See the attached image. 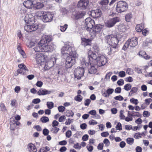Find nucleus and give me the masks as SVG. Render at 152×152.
I'll return each mask as SVG.
<instances>
[{
	"instance_id": "nucleus-1",
	"label": "nucleus",
	"mask_w": 152,
	"mask_h": 152,
	"mask_svg": "<svg viewBox=\"0 0 152 152\" xmlns=\"http://www.w3.org/2000/svg\"><path fill=\"white\" fill-rule=\"evenodd\" d=\"M53 37L50 35H43L39 42V51L49 52L53 51L54 49L53 44H48L52 41Z\"/></svg>"
},
{
	"instance_id": "nucleus-2",
	"label": "nucleus",
	"mask_w": 152,
	"mask_h": 152,
	"mask_svg": "<svg viewBox=\"0 0 152 152\" xmlns=\"http://www.w3.org/2000/svg\"><path fill=\"white\" fill-rule=\"evenodd\" d=\"M88 58L89 59L91 63L96 65L97 64L99 66L104 65L107 62V59L104 56H101L98 57L96 54L91 50L88 52Z\"/></svg>"
},
{
	"instance_id": "nucleus-3",
	"label": "nucleus",
	"mask_w": 152,
	"mask_h": 152,
	"mask_svg": "<svg viewBox=\"0 0 152 152\" xmlns=\"http://www.w3.org/2000/svg\"><path fill=\"white\" fill-rule=\"evenodd\" d=\"M122 36L119 33L112 34L106 36L105 39L110 45L118 47V44L122 38Z\"/></svg>"
},
{
	"instance_id": "nucleus-4",
	"label": "nucleus",
	"mask_w": 152,
	"mask_h": 152,
	"mask_svg": "<svg viewBox=\"0 0 152 152\" xmlns=\"http://www.w3.org/2000/svg\"><path fill=\"white\" fill-rule=\"evenodd\" d=\"M53 61L50 60L49 61L48 57L47 56L44 55L43 54L39 53V64H40V65H44L45 66H48L49 63H52L51 66H48L49 68H50L54 65V63L56 61L55 58H53Z\"/></svg>"
},
{
	"instance_id": "nucleus-5",
	"label": "nucleus",
	"mask_w": 152,
	"mask_h": 152,
	"mask_svg": "<svg viewBox=\"0 0 152 152\" xmlns=\"http://www.w3.org/2000/svg\"><path fill=\"white\" fill-rule=\"evenodd\" d=\"M78 55L76 52H72L66 58L65 67L67 69L71 68L75 63V59Z\"/></svg>"
},
{
	"instance_id": "nucleus-6",
	"label": "nucleus",
	"mask_w": 152,
	"mask_h": 152,
	"mask_svg": "<svg viewBox=\"0 0 152 152\" xmlns=\"http://www.w3.org/2000/svg\"><path fill=\"white\" fill-rule=\"evenodd\" d=\"M74 52L76 51H75L72 45L70 42H66L61 49L62 55H70L71 53Z\"/></svg>"
},
{
	"instance_id": "nucleus-7",
	"label": "nucleus",
	"mask_w": 152,
	"mask_h": 152,
	"mask_svg": "<svg viewBox=\"0 0 152 152\" xmlns=\"http://www.w3.org/2000/svg\"><path fill=\"white\" fill-rule=\"evenodd\" d=\"M128 5L127 3L124 1H120L117 2L115 7L116 11L118 13H122L127 11Z\"/></svg>"
},
{
	"instance_id": "nucleus-8",
	"label": "nucleus",
	"mask_w": 152,
	"mask_h": 152,
	"mask_svg": "<svg viewBox=\"0 0 152 152\" xmlns=\"http://www.w3.org/2000/svg\"><path fill=\"white\" fill-rule=\"evenodd\" d=\"M42 12L43 13H42V12H41L42 15H39V17L43 22L45 23L51 22L53 20L54 16L53 14L49 12Z\"/></svg>"
},
{
	"instance_id": "nucleus-9",
	"label": "nucleus",
	"mask_w": 152,
	"mask_h": 152,
	"mask_svg": "<svg viewBox=\"0 0 152 152\" xmlns=\"http://www.w3.org/2000/svg\"><path fill=\"white\" fill-rule=\"evenodd\" d=\"M103 28V26L100 24H96L93 26L89 34L91 37H95L97 34L101 31Z\"/></svg>"
},
{
	"instance_id": "nucleus-10",
	"label": "nucleus",
	"mask_w": 152,
	"mask_h": 152,
	"mask_svg": "<svg viewBox=\"0 0 152 152\" xmlns=\"http://www.w3.org/2000/svg\"><path fill=\"white\" fill-rule=\"evenodd\" d=\"M86 30L89 32L92 29L95 24L94 20L90 17L87 18L85 20Z\"/></svg>"
},
{
	"instance_id": "nucleus-11",
	"label": "nucleus",
	"mask_w": 152,
	"mask_h": 152,
	"mask_svg": "<svg viewBox=\"0 0 152 152\" xmlns=\"http://www.w3.org/2000/svg\"><path fill=\"white\" fill-rule=\"evenodd\" d=\"M84 72V68L80 67H77L74 71L75 77L78 80L80 79L83 75Z\"/></svg>"
},
{
	"instance_id": "nucleus-12",
	"label": "nucleus",
	"mask_w": 152,
	"mask_h": 152,
	"mask_svg": "<svg viewBox=\"0 0 152 152\" xmlns=\"http://www.w3.org/2000/svg\"><path fill=\"white\" fill-rule=\"evenodd\" d=\"M38 3H35L34 1L31 0H27L23 2V5L26 8L28 9L31 8L32 7L34 10L38 9L37 5Z\"/></svg>"
},
{
	"instance_id": "nucleus-13",
	"label": "nucleus",
	"mask_w": 152,
	"mask_h": 152,
	"mask_svg": "<svg viewBox=\"0 0 152 152\" xmlns=\"http://www.w3.org/2000/svg\"><path fill=\"white\" fill-rule=\"evenodd\" d=\"M120 20V18L118 17H114L107 20L105 25L107 27L111 28L113 26L117 23L119 22Z\"/></svg>"
},
{
	"instance_id": "nucleus-14",
	"label": "nucleus",
	"mask_w": 152,
	"mask_h": 152,
	"mask_svg": "<svg viewBox=\"0 0 152 152\" xmlns=\"http://www.w3.org/2000/svg\"><path fill=\"white\" fill-rule=\"evenodd\" d=\"M35 17L31 13L27 14L24 19L25 22L27 24H31V23H33L35 22Z\"/></svg>"
},
{
	"instance_id": "nucleus-15",
	"label": "nucleus",
	"mask_w": 152,
	"mask_h": 152,
	"mask_svg": "<svg viewBox=\"0 0 152 152\" xmlns=\"http://www.w3.org/2000/svg\"><path fill=\"white\" fill-rule=\"evenodd\" d=\"M88 0H80L78 1L77 6L78 8L82 10H85L89 4Z\"/></svg>"
},
{
	"instance_id": "nucleus-16",
	"label": "nucleus",
	"mask_w": 152,
	"mask_h": 152,
	"mask_svg": "<svg viewBox=\"0 0 152 152\" xmlns=\"http://www.w3.org/2000/svg\"><path fill=\"white\" fill-rule=\"evenodd\" d=\"M38 28V25H28L24 27V30L27 32H31L34 31Z\"/></svg>"
},
{
	"instance_id": "nucleus-17",
	"label": "nucleus",
	"mask_w": 152,
	"mask_h": 152,
	"mask_svg": "<svg viewBox=\"0 0 152 152\" xmlns=\"http://www.w3.org/2000/svg\"><path fill=\"white\" fill-rule=\"evenodd\" d=\"M19 69H18V72L22 75H25L26 72H28V70L26 66L23 64H19L18 66Z\"/></svg>"
},
{
	"instance_id": "nucleus-18",
	"label": "nucleus",
	"mask_w": 152,
	"mask_h": 152,
	"mask_svg": "<svg viewBox=\"0 0 152 152\" xmlns=\"http://www.w3.org/2000/svg\"><path fill=\"white\" fill-rule=\"evenodd\" d=\"M91 16L94 18H97L100 17L102 15V12L99 9L92 10L91 12Z\"/></svg>"
},
{
	"instance_id": "nucleus-19",
	"label": "nucleus",
	"mask_w": 152,
	"mask_h": 152,
	"mask_svg": "<svg viewBox=\"0 0 152 152\" xmlns=\"http://www.w3.org/2000/svg\"><path fill=\"white\" fill-rule=\"evenodd\" d=\"M81 44L84 47H85L87 46L91 45L92 41L91 39H86L85 37H81Z\"/></svg>"
},
{
	"instance_id": "nucleus-20",
	"label": "nucleus",
	"mask_w": 152,
	"mask_h": 152,
	"mask_svg": "<svg viewBox=\"0 0 152 152\" xmlns=\"http://www.w3.org/2000/svg\"><path fill=\"white\" fill-rule=\"evenodd\" d=\"M109 2L108 0H102L99 2V4L103 11H105L108 9L107 5Z\"/></svg>"
},
{
	"instance_id": "nucleus-21",
	"label": "nucleus",
	"mask_w": 152,
	"mask_h": 152,
	"mask_svg": "<svg viewBox=\"0 0 152 152\" xmlns=\"http://www.w3.org/2000/svg\"><path fill=\"white\" fill-rule=\"evenodd\" d=\"M88 61L91 66V67L89 68L88 69L89 73L91 74H94L96 73L97 72V67L99 66H97V64L95 65L91 64L90 62L89 58H88Z\"/></svg>"
},
{
	"instance_id": "nucleus-22",
	"label": "nucleus",
	"mask_w": 152,
	"mask_h": 152,
	"mask_svg": "<svg viewBox=\"0 0 152 152\" xmlns=\"http://www.w3.org/2000/svg\"><path fill=\"white\" fill-rule=\"evenodd\" d=\"M131 47H134L136 46L138 43L137 38L136 37H133L128 40Z\"/></svg>"
},
{
	"instance_id": "nucleus-23",
	"label": "nucleus",
	"mask_w": 152,
	"mask_h": 152,
	"mask_svg": "<svg viewBox=\"0 0 152 152\" xmlns=\"http://www.w3.org/2000/svg\"><path fill=\"white\" fill-rule=\"evenodd\" d=\"M118 47H115L111 45H110L107 48V53L108 55H110L114 54L115 52L117 51Z\"/></svg>"
},
{
	"instance_id": "nucleus-24",
	"label": "nucleus",
	"mask_w": 152,
	"mask_h": 152,
	"mask_svg": "<svg viewBox=\"0 0 152 152\" xmlns=\"http://www.w3.org/2000/svg\"><path fill=\"white\" fill-rule=\"evenodd\" d=\"M28 148L30 152H36L37 151V149L35 145L32 143L28 144Z\"/></svg>"
},
{
	"instance_id": "nucleus-25",
	"label": "nucleus",
	"mask_w": 152,
	"mask_h": 152,
	"mask_svg": "<svg viewBox=\"0 0 152 152\" xmlns=\"http://www.w3.org/2000/svg\"><path fill=\"white\" fill-rule=\"evenodd\" d=\"M138 55L143 57L145 59L148 60L151 58V57L149 55H147L146 52L143 50L140 51Z\"/></svg>"
},
{
	"instance_id": "nucleus-26",
	"label": "nucleus",
	"mask_w": 152,
	"mask_h": 152,
	"mask_svg": "<svg viewBox=\"0 0 152 152\" xmlns=\"http://www.w3.org/2000/svg\"><path fill=\"white\" fill-rule=\"evenodd\" d=\"M85 14L84 11L77 12L75 14V17L76 19H78L83 18Z\"/></svg>"
},
{
	"instance_id": "nucleus-27",
	"label": "nucleus",
	"mask_w": 152,
	"mask_h": 152,
	"mask_svg": "<svg viewBox=\"0 0 152 152\" xmlns=\"http://www.w3.org/2000/svg\"><path fill=\"white\" fill-rule=\"evenodd\" d=\"M145 27L144 24L143 23L138 24L136 26L135 29L138 32H141Z\"/></svg>"
},
{
	"instance_id": "nucleus-28",
	"label": "nucleus",
	"mask_w": 152,
	"mask_h": 152,
	"mask_svg": "<svg viewBox=\"0 0 152 152\" xmlns=\"http://www.w3.org/2000/svg\"><path fill=\"white\" fill-rule=\"evenodd\" d=\"M50 91L46 89H40L39 90V95H44L50 94Z\"/></svg>"
},
{
	"instance_id": "nucleus-29",
	"label": "nucleus",
	"mask_w": 152,
	"mask_h": 152,
	"mask_svg": "<svg viewBox=\"0 0 152 152\" xmlns=\"http://www.w3.org/2000/svg\"><path fill=\"white\" fill-rule=\"evenodd\" d=\"M17 49L20 53L22 55L23 57L24 58H25L26 57V55L24 51L21 49L20 46L19 45L18 46Z\"/></svg>"
},
{
	"instance_id": "nucleus-30",
	"label": "nucleus",
	"mask_w": 152,
	"mask_h": 152,
	"mask_svg": "<svg viewBox=\"0 0 152 152\" xmlns=\"http://www.w3.org/2000/svg\"><path fill=\"white\" fill-rule=\"evenodd\" d=\"M138 90V88L137 87H132L129 94V96H132L133 94L137 92Z\"/></svg>"
},
{
	"instance_id": "nucleus-31",
	"label": "nucleus",
	"mask_w": 152,
	"mask_h": 152,
	"mask_svg": "<svg viewBox=\"0 0 152 152\" xmlns=\"http://www.w3.org/2000/svg\"><path fill=\"white\" fill-rule=\"evenodd\" d=\"M132 17V15L131 13H129L126 15L125 16V19L127 22H129Z\"/></svg>"
},
{
	"instance_id": "nucleus-32",
	"label": "nucleus",
	"mask_w": 152,
	"mask_h": 152,
	"mask_svg": "<svg viewBox=\"0 0 152 152\" xmlns=\"http://www.w3.org/2000/svg\"><path fill=\"white\" fill-rule=\"evenodd\" d=\"M145 135V134L143 132L142 133L138 132L135 134L134 137L136 139H138L140 137H141L142 136H144Z\"/></svg>"
},
{
	"instance_id": "nucleus-33",
	"label": "nucleus",
	"mask_w": 152,
	"mask_h": 152,
	"mask_svg": "<svg viewBox=\"0 0 152 152\" xmlns=\"http://www.w3.org/2000/svg\"><path fill=\"white\" fill-rule=\"evenodd\" d=\"M131 115L133 116L134 117L137 116L141 118L142 117L141 114H140L139 112L134 111L132 112V115Z\"/></svg>"
},
{
	"instance_id": "nucleus-34",
	"label": "nucleus",
	"mask_w": 152,
	"mask_h": 152,
	"mask_svg": "<svg viewBox=\"0 0 152 152\" xmlns=\"http://www.w3.org/2000/svg\"><path fill=\"white\" fill-rule=\"evenodd\" d=\"M40 2H39V9L41 8L44 7V3L47 2L48 0H40Z\"/></svg>"
},
{
	"instance_id": "nucleus-35",
	"label": "nucleus",
	"mask_w": 152,
	"mask_h": 152,
	"mask_svg": "<svg viewBox=\"0 0 152 152\" xmlns=\"http://www.w3.org/2000/svg\"><path fill=\"white\" fill-rule=\"evenodd\" d=\"M40 120L43 123H46L49 121V119L48 117L42 116Z\"/></svg>"
},
{
	"instance_id": "nucleus-36",
	"label": "nucleus",
	"mask_w": 152,
	"mask_h": 152,
	"mask_svg": "<svg viewBox=\"0 0 152 152\" xmlns=\"http://www.w3.org/2000/svg\"><path fill=\"white\" fill-rule=\"evenodd\" d=\"M83 99V97L80 95H77L74 98L75 100L78 102H81L82 101Z\"/></svg>"
},
{
	"instance_id": "nucleus-37",
	"label": "nucleus",
	"mask_w": 152,
	"mask_h": 152,
	"mask_svg": "<svg viewBox=\"0 0 152 152\" xmlns=\"http://www.w3.org/2000/svg\"><path fill=\"white\" fill-rule=\"evenodd\" d=\"M132 88V85L130 83H127L124 86V88L127 91L130 90Z\"/></svg>"
},
{
	"instance_id": "nucleus-38",
	"label": "nucleus",
	"mask_w": 152,
	"mask_h": 152,
	"mask_svg": "<svg viewBox=\"0 0 152 152\" xmlns=\"http://www.w3.org/2000/svg\"><path fill=\"white\" fill-rule=\"evenodd\" d=\"M47 105L48 108L52 109L54 107V103L51 102H48L47 103Z\"/></svg>"
},
{
	"instance_id": "nucleus-39",
	"label": "nucleus",
	"mask_w": 152,
	"mask_h": 152,
	"mask_svg": "<svg viewBox=\"0 0 152 152\" xmlns=\"http://www.w3.org/2000/svg\"><path fill=\"white\" fill-rule=\"evenodd\" d=\"M66 114L67 117L73 116L74 115L73 112L71 110L66 111Z\"/></svg>"
},
{
	"instance_id": "nucleus-40",
	"label": "nucleus",
	"mask_w": 152,
	"mask_h": 152,
	"mask_svg": "<svg viewBox=\"0 0 152 152\" xmlns=\"http://www.w3.org/2000/svg\"><path fill=\"white\" fill-rule=\"evenodd\" d=\"M129 46H130V44L129 43V41L127 40L124 44L123 48V49L124 50H126Z\"/></svg>"
},
{
	"instance_id": "nucleus-41",
	"label": "nucleus",
	"mask_w": 152,
	"mask_h": 152,
	"mask_svg": "<svg viewBox=\"0 0 152 152\" xmlns=\"http://www.w3.org/2000/svg\"><path fill=\"white\" fill-rule=\"evenodd\" d=\"M10 129L13 131L15 130L16 128V126L15 124L12 122L11 121L10 123Z\"/></svg>"
},
{
	"instance_id": "nucleus-42",
	"label": "nucleus",
	"mask_w": 152,
	"mask_h": 152,
	"mask_svg": "<svg viewBox=\"0 0 152 152\" xmlns=\"http://www.w3.org/2000/svg\"><path fill=\"white\" fill-rule=\"evenodd\" d=\"M114 90L112 88H108L106 92L108 94L106 95H105V97H107L109 96V95L111 94L113 92Z\"/></svg>"
},
{
	"instance_id": "nucleus-43",
	"label": "nucleus",
	"mask_w": 152,
	"mask_h": 152,
	"mask_svg": "<svg viewBox=\"0 0 152 152\" xmlns=\"http://www.w3.org/2000/svg\"><path fill=\"white\" fill-rule=\"evenodd\" d=\"M134 142V139L132 138H128L126 139V142L129 145H132Z\"/></svg>"
},
{
	"instance_id": "nucleus-44",
	"label": "nucleus",
	"mask_w": 152,
	"mask_h": 152,
	"mask_svg": "<svg viewBox=\"0 0 152 152\" xmlns=\"http://www.w3.org/2000/svg\"><path fill=\"white\" fill-rule=\"evenodd\" d=\"M112 72H110L107 73L105 77V79L109 80L110 79V77L112 75Z\"/></svg>"
},
{
	"instance_id": "nucleus-45",
	"label": "nucleus",
	"mask_w": 152,
	"mask_h": 152,
	"mask_svg": "<svg viewBox=\"0 0 152 152\" xmlns=\"http://www.w3.org/2000/svg\"><path fill=\"white\" fill-rule=\"evenodd\" d=\"M130 101L131 103L135 104H137L139 103L137 99H135L134 98L130 99Z\"/></svg>"
},
{
	"instance_id": "nucleus-46",
	"label": "nucleus",
	"mask_w": 152,
	"mask_h": 152,
	"mask_svg": "<svg viewBox=\"0 0 152 152\" xmlns=\"http://www.w3.org/2000/svg\"><path fill=\"white\" fill-rule=\"evenodd\" d=\"M65 109V107L62 106H60L58 107V111L60 112H63L64 111Z\"/></svg>"
},
{
	"instance_id": "nucleus-47",
	"label": "nucleus",
	"mask_w": 152,
	"mask_h": 152,
	"mask_svg": "<svg viewBox=\"0 0 152 152\" xmlns=\"http://www.w3.org/2000/svg\"><path fill=\"white\" fill-rule=\"evenodd\" d=\"M103 143L107 147L109 146L110 145V141L107 139H105L103 141Z\"/></svg>"
},
{
	"instance_id": "nucleus-48",
	"label": "nucleus",
	"mask_w": 152,
	"mask_h": 152,
	"mask_svg": "<svg viewBox=\"0 0 152 152\" xmlns=\"http://www.w3.org/2000/svg\"><path fill=\"white\" fill-rule=\"evenodd\" d=\"M67 24H65L63 26H61L60 30L62 32L64 31L67 28Z\"/></svg>"
},
{
	"instance_id": "nucleus-49",
	"label": "nucleus",
	"mask_w": 152,
	"mask_h": 152,
	"mask_svg": "<svg viewBox=\"0 0 152 152\" xmlns=\"http://www.w3.org/2000/svg\"><path fill=\"white\" fill-rule=\"evenodd\" d=\"M114 99L117 100L122 101L124 99V98L121 96L119 95L114 97Z\"/></svg>"
},
{
	"instance_id": "nucleus-50",
	"label": "nucleus",
	"mask_w": 152,
	"mask_h": 152,
	"mask_svg": "<svg viewBox=\"0 0 152 152\" xmlns=\"http://www.w3.org/2000/svg\"><path fill=\"white\" fill-rule=\"evenodd\" d=\"M123 112L124 111L122 110L120 111L119 116L121 119L124 120L125 119V117L123 114Z\"/></svg>"
},
{
	"instance_id": "nucleus-51",
	"label": "nucleus",
	"mask_w": 152,
	"mask_h": 152,
	"mask_svg": "<svg viewBox=\"0 0 152 152\" xmlns=\"http://www.w3.org/2000/svg\"><path fill=\"white\" fill-rule=\"evenodd\" d=\"M124 80L122 79H120L117 82V83L118 86H122L124 85Z\"/></svg>"
},
{
	"instance_id": "nucleus-52",
	"label": "nucleus",
	"mask_w": 152,
	"mask_h": 152,
	"mask_svg": "<svg viewBox=\"0 0 152 152\" xmlns=\"http://www.w3.org/2000/svg\"><path fill=\"white\" fill-rule=\"evenodd\" d=\"M97 124V122L94 120H91L89 122V124L90 125H94Z\"/></svg>"
},
{
	"instance_id": "nucleus-53",
	"label": "nucleus",
	"mask_w": 152,
	"mask_h": 152,
	"mask_svg": "<svg viewBox=\"0 0 152 152\" xmlns=\"http://www.w3.org/2000/svg\"><path fill=\"white\" fill-rule=\"evenodd\" d=\"M116 129L119 130H121L122 129L121 124L120 123H118L117 125L116 126Z\"/></svg>"
},
{
	"instance_id": "nucleus-54",
	"label": "nucleus",
	"mask_w": 152,
	"mask_h": 152,
	"mask_svg": "<svg viewBox=\"0 0 152 152\" xmlns=\"http://www.w3.org/2000/svg\"><path fill=\"white\" fill-rule=\"evenodd\" d=\"M125 75L126 74L125 72L122 71L119 72V77H124Z\"/></svg>"
},
{
	"instance_id": "nucleus-55",
	"label": "nucleus",
	"mask_w": 152,
	"mask_h": 152,
	"mask_svg": "<svg viewBox=\"0 0 152 152\" xmlns=\"http://www.w3.org/2000/svg\"><path fill=\"white\" fill-rule=\"evenodd\" d=\"M104 144L103 143H99L97 146V148L98 150H102L103 149Z\"/></svg>"
},
{
	"instance_id": "nucleus-56",
	"label": "nucleus",
	"mask_w": 152,
	"mask_h": 152,
	"mask_svg": "<svg viewBox=\"0 0 152 152\" xmlns=\"http://www.w3.org/2000/svg\"><path fill=\"white\" fill-rule=\"evenodd\" d=\"M72 132L70 130L67 131L66 133V137L68 138H69L71 136Z\"/></svg>"
},
{
	"instance_id": "nucleus-57",
	"label": "nucleus",
	"mask_w": 152,
	"mask_h": 152,
	"mask_svg": "<svg viewBox=\"0 0 152 152\" xmlns=\"http://www.w3.org/2000/svg\"><path fill=\"white\" fill-rule=\"evenodd\" d=\"M0 107H1V110L2 111H4L6 110L4 104L3 103H1L0 105Z\"/></svg>"
},
{
	"instance_id": "nucleus-58",
	"label": "nucleus",
	"mask_w": 152,
	"mask_h": 152,
	"mask_svg": "<svg viewBox=\"0 0 152 152\" xmlns=\"http://www.w3.org/2000/svg\"><path fill=\"white\" fill-rule=\"evenodd\" d=\"M93 49L94 51L95 52L98 53L99 51V49L98 47L96 45H95L93 46Z\"/></svg>"
},
{
	"instance_id": "nucleus-59",
	"label": "nucleus",
	"mask_w": 152,
	"mask_h": 152,
	"mask_svg": "<svg viewBox=\"0 0 152 152\" xmlns=\"http://www.w3.org/2000/svg\"><path fill=\"white\" fill-rule=\"evenodd\" d=\"M66 117L64 115H62L60 116L58 119V121L60 122H62L64 121Z\"/></svg>"
},
{
	"instance_id": "nucleus-60",
	"label": "nucleus",
	"mask_w": 152,
	"mask_h": 152,
	"mask_svg": "<svg viewBox=\"0 0 152 152\" xmlns=\"http://www.w3.org/2000/svg\"><path fill=\"white\" fill-rule=\"evenodd\" d=\"M91 102V101L89 99H87L85 101L84 104L85 106H88Z\"/></svg>"
},
{
	"instance_id": "nucleus-61",
	"label": "nucleus",
	"mask_w": 152,
	"mask_h": 152,
	"mask_svg": "<svg viewBox=\"0 0 152 152\" xmlns=\"http://www.w3.org/2000/svg\"><path fill=\"white\" fill-rule=\"evenodd\" d=\"M59 130V128L56 127L53 128L52 129L53 132L55 133H57Z\"/></svg>"
},
{
	"instance_id": "nucleus-62",
	"label": "nucleus",
	"mask_w": 152,
	"mask_h": 152,
	"mask_svg": "<svg viewBox=\"0 0 152 152\" xmlns=\"http://www.w3.org/2000/svg\"><path fill=\"white\" fill-rule=\"evenodd\" d=\"M121 91V88L120 87L116 88L115 90V93H120Z\"/></svg>"
},
{
	"instance_id": "nucleus-63",
	"label": "nucleus",
	"mask_w": 152,
	"mask_h": 152,
	"mask_svg": "<svg viewBox=\"0 0 152 152\" xmlns=\"http://www.w3.org/2000/svg\"><path fill=\"white\" fill-rule=\"evenodd\" d=\"M59 124V123L56 120L53 121L52 123V125L53 127L57 126Z\"/></svg>"
},
{
	"instance_id": "nucleus-64",
	"label": "nucleus",
	"mask_w": 152,
	"mask_h": 152,
	"mask_svg": "<svg viewBox=\"0 0 152 152\" xmlns=\"http://www.w3.org/2000/svg\"><path fill=\"white\" fill-rule=\"evenodd\" d=\"M49 133V130L46 129H44L43 130V133L45 136H47L48 135Z\"/></svg>"
}]
</instances>
